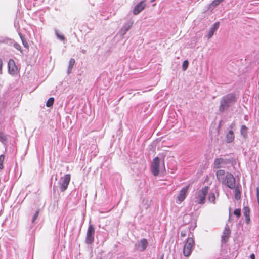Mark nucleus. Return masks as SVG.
<instances>
[{
  "label": "nucleus",
  "mask_w": 259,
  "mask_h": 259,
  "mask_svg": "<svg viewBox=\"0 0 259 259\" xmlns=\"http://www.w3.org/2000/svg\"><path fill=\"white\" fill-rule=\"evenodd\" d=\"M216 176L218 180L223 184L226 185L230 189L235 188V179L231 173H226L224 170L220 169L216 172Z\"/></svg>",
  "instance_id": "f257e3e1"
},
{
  "label": "nucleus",
  "mask_w": 259,
  "mask_h": 259,
  "mask_svg": "<svg viewBox=\"0 0 259 259\" xmlns=\"http://www.w3.org/2000/svg\"><path fill=\"white\" fill-rule=\"evenodd\" d=\"M236 100V97L234 94H229L224 96L221 100L219 110L221 112H224L231 105L234 103Z\"/></svg>",
  "instance_id": "f03ea898"
},
{
  "label": "nucleus",
  "mask_w": 259,
  "mask_h": 259,
  "mask_svg": "<svg viewBox=\"0 0 259 259\" xmlns=\"http://www.w3.org/2000/svg\"><path fill=\"white\" fill-rule=\"evenodd\" d=\"M209 188L205 186L196 191L195 194L193 201L196 204H203L205 202L206 197L208 192Z\"/></svg>",
  "instance_id": "7ed1b4c3"
},
{
  "label": "nucleus",
  "mask_w": 259,
  "mask_h": 259,
  "mask_svg": "<svg viewBox=\"0 0 259 259\" xmlns=\"http://www.w3.org/2000/svg\"><path fill=\"white\" fill-rule=\"evenodd\" d=\"M194 241L193 238L192 237H188L183 248V253L184 256H189L191 254L194 247Z\"/></svg>",
  "instance_id": "20e7f679"
},
{
  "label": "nucleus",
  "mask_w": 259,
  "mask_h": 259,
  "mask_svg": "<svg viewBox=\"0 0 259 259\" xmlns=\"http://www.w3.org/2000/svg\"><path fill=\"white\" fill-rule=\"evenodd\" d=\"M95 233V230L94 227L92 225H90L88 227L86 234V243L91 244L94 242Z\"/></svg>",
  "instance_id": "39448f33"
},
{
  "label": "nucleus",
  "mask_w": 259,
  "mask_h": 259,
  "mask_svg": "<svg viewBox=\"0 0 259 259\" xmlns=\"http://www.w3.org/2000/svg\"><path fill=\"white\" fill-rule=\"evenodd\" d=\"M70 179L71 176L70 174H66L61 178L62 181L60 186L61 191L64 192L67 189L70 183Z\"/></svg>",
  "instance_id": "423d86ee"
},
{
  "label": "nucleus",
  "mask_w": 259,
  "mask_h": 259,
  "mask_svg": "<svg viewBox=\"0 0 259 259\" xmlns=\"http://www.w3.org/2000/svg\"><path fill=\"white\" fill-rule=\"evenodd\" d=\"M148 245L147 239L143 238L141 239L137 244L135 245L136 250L143 252L146 250Z\"/></svg>",
  "instance_id": "0eeeda50"
},
{
  "label": "nucleus",
  "mask_w": 259,
  "mask_h": 259,
  "mask_svg": "<svg viewBox=\"0 0 259 259\" xmlns=\"http://www.w3.org/2000/svg\"><path fill=\"white\" fill-rule=\"evenodd\" d=\"M159 163L160 160L157 157H155L153 160L151 165V171L154 176H157L159 174Z\"/></svg>",
  "instance_id": "6e6552de"
},
{
  "label": "nucleus",
  "mask_w": 259,
  "mask_h": 259,
  "mask_svg": "<svg viewBox=\"0 0 259 259\" xmlns=\"http://www.w3.org/2000/svg\"><path fill=\"white\" fill-rule=\"evenodd\" d=\"M188 187L183 188L177 196V203H180L183 201L186 197L188 192Z\"/></svg>",
  "instance_id": "1a4fd4ad"
},
{
  "label": "nucleus",
  "mask_w": 259,
  "mask_h": 259,
  "mask_svg": "<svg viewBox=\"0 0 259 259\" xmlns=\"http://www.w3.org/2000/svg\"><path fill=\"white\" fill-rule=\"evenodd\" d=\"M228 163V161L227 159H224L222 158H217L214 160L213 162V168L218 169L221 167H223Z\"/></svg>",
  "instance_id": "9d476101"
},
{
  "label": "nucleus",
  "mask_w": 259,
  "mask_h": 259,
  "mask_svg": "<svg viewBox=\"0 0 259 259\" xmlns=\"http://www.w3.org/2000/svg\"><path fill=\"white\" fill-rule=\"evenodd\" d=\"M8 70L10 74H15L18 71V68L15 64V62L13 59H10L8 62Z\"/></svg>",
  "instance_id": "9b49d317"
},
{
  "label": "nucleus",
  "mask_w": 259,
  "mask_h": 259,
  "mask_svg": "<svg viewBox=\"0 0 259 259\" xmlns=\"http://www.w3.org/2000/svg\"><path fill=\"white\" fill-rule=\"evenodd\" d=\"M220 26V22H215L212 27L209 29L207 34L206 35V37H207V39H210L213 35L215 32L218 30Z\"/></svg>",
  "instance_id": "f8f14e48"
},
{
  "label": "nucleus",
  "mask_w": 259,
  "mask_h": 259,
  "mask_svg": "<svg viewBox=\"0 0 259 259\" xmlns=\"http://www.w3.org/2000/svg\"><path fill=\"white\" fill-rule=\"evenodd\" d=\"M145 7V4L144 1H141L135 6L133 10V14L135 15L140 13Z\"/></svg>",
  "instance_id": "ddd939ff"
},
{
  "label": "nucleus",
  "mask_w": 259,
  "mask_h": 259,
  "mask_svg": "<svg viewBox=\"0 0 259 259\" xmlns=\"http://www.w3.org/2000/svg\"><path fill=\"white\" fill-rule=\"evenodd\" d=\"M249 213V208L248 207H244L243 208V214L245 217L246 222L247 224H249L250 222Z\"/></svg>",
  "instance_id": "4468645a"
},
{
  "label": "nucleus",
  "mask_w": 259,
  "mask_h": 259,
  "mask_svg": "<svg viewBox=\"0 0 259 259\" xmlns=\"http://www.w3.org/2000/svg\"><path fill=\"white\" fill-rule=\"evenodd\" d=\"M226 142L228 143L232 142L234 139V135L233 132L232 130H230L228 133L226 134Z\"/></svg>",
  "instance_id": "2eb2a0df"
},
{
  "label": "nucleus",
  "mask_w": 259,
  "mask_h": 259,
  "mask_svg": "<svg viewBox=\"0 0 259 259\" xmlns=\"http://www.w3.org/2000/svg\"><path fill=\"white\" fill-rule=\"evenodd\" d=\"M229 234L230 230L229 227L227 226L225 228L223 232V234L222 236V240H224V241H226V240L228 239L229 237Z\"/></svg>",
  "instance_id": "dca6fc26"
},
{
  "label": "nucleus",
  "mask_w": 259,
  "mask_h": 259,
  "mask_svg": "<svg viewBox=\"0 0 259 259\" xmlns=\"http://www.w3.org/2000/svg\"><path fill=\"white\" fill-rule=\"evenodd\" d=\"M223 0H213L211 3H210L208 6V9L211 10H213L217 6L220 4Z\"/></svg>",
  "instance_id": "f3484780"
},
{
  "label": "nucleus",
  "mask_w": 259,
  "mask_h": 259,
  "mask_svg": "<svg viewBox=\"0 0 259 259\" xmlns=\"http://www.w3.org/2000/svg\"><path fill=\"white\" fill-rule=\"evenodd\" d=\"M75 61L74 59L71 58L70 59L69 62V65H68V73H69L71 71V70L73 68V67L75 64Z\"/></svg>",
  "instance_id": "a211bd4d"
},
{
  "label": "nucleus",
  "mask_w": 259,
  "mask_h": 259,
  "mask_svg": "<svg viewBox=\"0 0 259 259\" xmlns=\"http://www.w3.org/2000/svg\"><path fill=\"white\" fill-rule=\"evenodd\" d=\"M240 132L241 135L246 138L247 136V128L245 125H242L241 127Z\"/></svg>",
  "instance_id": "6ab92c4d"
},
{
  "label": "nucleus",
  "mask_w": 259,
  "mask_h": 259,
  "mask_svg": "<svg viewBox=\"0 0 259 259\" xmlns=\"http://www.w3.org/2000/svg\"><path fill=\"white\" fill-rule=\"evenodd\" d=\"M19 35L24 47L28 50L29 48V46L28 42L21 34Z\"/></svg>",
  "instance_id": "aec40b11"
},
{
  "label": "nucleus",
  "mask_w": 259,
  "mask_h": 259,
  "mask_svg": "<svg viewBox=\"0 0 259 259\" xmlns=\"http://www.w3.org/2000/svg\"><path fill=\"white\" fill-rule=\"evenodd\" d=\"M235 198L239 200L240 198V191L238 187H236L234 191Z\"/></svg>",
  "instance_id": "412c9836"
},
{
  "label": "nucleus",
  "mask_w": 259,
  "mask_h": 259,
  "mask_svg": "<svg viewBox=\"0 0 259 259\" xmlns=\"http://www.w3.org/2000/svg\"><path fill=\"white\" fill-rule=\"evenodd\" d=\"M54 102V98L51 97L48 99L46 103V106L48 107H51L53 106Z\"/></svg>",
  "instance_id": "4be33fe9"
},
{
  "label": "nucleus",
  "mask_w": 259,
  "mask_h": 259,
  "mask_svg": "<svg viewBox=\"0 0 259 259\" xmlns=\"http://www.w3.org/2000/svg\"><path fill=\"white\" fill-rule=\"evenodd\" d=\"M215 200V197L214 194L213 193H210L209 194V196H208L209 201L211 203H213V204H214Z\"/></svg>",
  "instance_id": "5701e85b"
},
{
  "label": "nucleus",
  "mask_w": 259,
  "mask_h": 259,
  "mask_svg": "<svg viewBox=\"0 0 259 259\" xmlns=\"http://www.w3.org/2000/svg\"><path fill=\"white\" fill-rule=\"evenodd\" d=\"M13 46L17 50L20 51L21 54H23V50H22L21 46L20 44L17 42H15Z\"/></svg>",
  "instance_id": "b1692460"
},
{
  "label": "nucleus",
  "mask_w": 259,
  "mask_h": 259,
  "mask_svg": "<svg viewBox=\"0 0 259 259\" xmlns=\"http://www.w3.org/2000/svg\"><path fill=\"white\" fill-rule=\"evenodd\" d=\"M5 159V156L4 155H0V169H2L4 168L3 162Z\"/></svg>",
  "instance_id": "393cba45"
},
{
  "label": "nucleus",
  "mask_w": 259,
  "mask_h": 259,
  "mask_svg": "<svg viewBox=\"0 0 259 259\" xmlns=\"http://www.w3.org/2000/svg\"><path fill=\"white\" fill-rule=\"evenodd\" d=\"M188 64H189V62L187 60H185L183 62V65H182V68H183V70L184 71H185L187 69Z\"/></svg>",
  "instance_id": "a878e982"
},
{
  "label": "nucleus",
  "mask_w": 259,
  "mask_h": 259,
  "mask_svg": "<svg viewBox=\"0 0 259 259\" xmlns=\"http://www.w3.org/2000/svg\"><path fill=\"white\" fill-rule=\"evenodd\" d=\"M55 34H56L57 37L59 39H61V40H64L65 37H64V35L60 34L57 31H56Z\"/></svg>",
  "instance_id": "bb28decb"
},
{
  "label": "nucleus",
  "mask_w": 259,
  "mask_h": 259,
  "mask_svg": "<svg viewBox=\"0 0 259 259\" xmlns=\"http://www.w3.org/2000/svg\"><path fill=\"white\" fill-rule=\"evenodd\" d=\"M234 214L239 218L241 215V210L240 209H236L234 211Z\"/></svg>",
  "instance_id": "cd10ccee"
},
{
  "label": "nucleus",
  "mask_w": 259,
  "mask_h": 259,
  "mask_svg": "<svg viewBox=\"0 0 259 259\" xmlns=\"http://www.w3.org/2000/svg\"><path fill=\"white\" fill-rule=\"evenodd\" d=\"M39 213V210L36 211V212H35V213L34 214V215L33 217L32 222H34L35 221V220L37 219Z\"/></svg>",
  "instance_id": "c85d7f7f"
},
{
  "label": "nucleus",
  "mask_w": 259,
  "mask_h": 259,
  "mask_svg": "<svg viewBox=\"0 0 259 259\" xmlns=\"http://www.w3.org/2000/svg\"><path fill=\"white\" fill-rule=\"evenodd\" d=\"M7 140L6 137L4 135L0 134V140L2 142L5 141Z\"/></svg>",
  "instance_id": "c756f323"
},
{
  "label": "nucleus",
  "mask_w": 259,
  "mask_h": 259,
  "mask_svg": "<svg viewBox=\"0 0 259 259\" xmlns=\"http://www.w3.org/2000/svg\"><path fill=\"white\" fill-rule=\"evenodd\" d=\"M3 60L0 57V74L2 73Z\"/></svg>",
  "instance_id": "7c9ffc66"
},
{
  "label": "nucleus",
  "mask_w": 259,
  "mask_h": 259,
  "mask_svg": "<svg viewBox=\"0 0 259 259\" xmlns=\"http://www.w3.org/2000/svg\"><path fill=\"white\" fill-rule=\"evenodd\" d=\"M256 195H257V198L258 197H259V190H258V188H257V189H256Z\"/></svg>",
  "instance_id": "2f4dec72"
},
{
  "label": "nucleus",
  "mask_w": 259,
  "mask_h": 259,
  "mask_svg": "<svg viewBox=\"0 0 259 259\" xmlns=\"http://www.w3.org/2000/svg\"><path fill=\"white\" fill-rule=\"evenodd\" d=\"M250 258L251 259H255V255L254 254H252L251 255H250Z\"/></svg>",
  "instance_id": "473e14b6"
},
{
  "label": "nucleus",
  "mask_w": 259,
  "mask_h": 259,
  "mask_svg": "<svg viewBox=\"0 0 259 259\" xmlns=\"http://www.w3.org/2000/svg\"><path fill=\"white\" fill-rule=\"evenodd\" d=\"M234 125H235V124H234V123H232V124L230 125V128H233V127L234 126Z\"/></svg>",
  "instance_id": "72a5a7b5"
},
{
  "label": "nucleus",
  "mask_w": 259,
  "mask_h": 259,
  "mask_svg": "<svg viewBox=\"0 0 259 259\" xmlns=\"http://www.w3.org/2000/svg\"><path fill=\"white\" fill-rule=\"evenodd\" d=\"M181 235H182V236H185L186 235H185V233H183V232H181Z\"/></svg>",
  "instance_id": "f704fd0d"
},
{
  "label": "nucleus",
  "mask_w": 259,
  "mask_h": 259,
  "mask_svg": "<svg viewBox=\"0 0 259 259\" xmlns=\"http://www.w3.org/2000/svg\"><path fill=\"white\" fill-rule=\"evenodd\" d=\"M171 181L169 182V183L168 184H167V185H170L171 184Z\"/></svg>",
  "instance_id": "c9c22d12"
}]
</instances>
